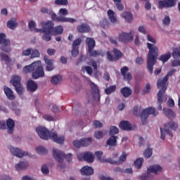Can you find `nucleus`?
<instances>
[{"label": "nucleus", "instance_id": "obj_1", "mask_svg": "<svg viewBox=\"0 0 180 180\" xmlns=\"http://www.w3.org/2000/svg\"><path fill=\"white\" fill-rule=\"evenodd\" d=\"M147 47L148 49V53L147 56V68L150 74H153L154 70V65L157 64V59L158 58L159 50L158 47L155 44H153L148 42Z\"/></svg>", "mask_w": 180, "mask_h": 180}, {"label": "nucleus", "instance_id": "obj_2", "mask_svg": "<svg viewBox=\"0 0 180 180\" xmlns=\"http://www.w3.org/2000/svg\"><path fill=\"white\" fill-rule=\"evenodd\" d=\"M86 44H87L88 51L90 57H99V56L101 57H103V56H105V52L102 50H94V49H95V46H96L94 39L89 37L86 38Z\"/></svg>", "mask_w": 180, "mask_h": 180}, {"label": "nucleus", "instance_id": "obj_3", "mask_svg": "<svg viewBox=\"0 0 180 180\" xmlns=\"http://www.w3.org/2000/svg\"><path fill=\"white\" fill-rule=\"evenodd\" d=\"M164 129L160 128V138L162 140H165V133L169 134L170 137H173L172 133L171 132L172 130L176 131V129H178V124L172 120L169 122H167L164 124Z\"/></svg>", "mask_w": 180, "mask_h": 180}, {"label": "nucleus", "instance_id": "obj_4", "mask_svg": "<svg viewBox=\"0 0 180 180\" xmlns=\"http://www.w3.org/2000/svg\"><path fill=\"white\" fill-rule=\"evenodd\" d=\"M52 155L53 158H55V160L59 162V164L63 163L64 160H66L68 162H72V155L71 153L65 155L64 152L53 148Z\"/></svg>", "mask_w": 180, "mask_h": 180}, {"label": "nucleus", "instance_id": "obj_5", "mask_svg": "<svg viewBox=\"0 0 180 180\" xmlns=\"http://www.w3.org/2000/svg\"><path fill=\"white\" fill-rule=\"evenodd\" d=\"M158 172H162V167L159 165H154L150 166L149 168H148V172L143 175L139 176V178L141 180H151L153 179V175L151 173L157 175Z\"/></svg>", "mask_w": 180, "mask_h": 180}, {"label": "nucleus", "instance_id": "obj_6", "mask_svg": "<svg viewBox=\"0 0 180 180\" xmlns=\"http://www.w3.org/2000/svg\"><path fill=\"white\" fill-rule=\"evenodd\" d=\"M176 72V70L175 69L170 70L163 79H159L157 82L158 89L167 91V88L168 86V78H169V77H172Z\"/></svg>", "mask_w": 180, "mask_h": 180}, {"label": "nucleus", "instance_id": "obj_7", "mask_svg": "<svg viewBox=\"0 0 180 180\" xmlns=\"http://www.w3.org/2000/svg\"><path fill=\"white\" fill-rule=\"evenodd\" d=\"M1 50L4 53H11V40L6 39V34L0 33Z\"/></svg>", "mask_w": 180, "mask_h": 180}, {"label": "nucleus", "instance_id": "obj_8", "mask_svg": "<svg viewBox=\"0 0 180 180\" xmlns=\"http://www.w3.org/2000/svg\"><path fill=\"white\" fill-rule=\"evenodd\" d=\"M150 115L157 116V115H158V112H156L155 108L153 107H149L143 110L141 114L142 124H147V119H148V116H150Z\"/></svg>", "mask_w": 180, "mask_h": 180}, {"label": "nucleus", "instance_id": "obj_9", "mask_svg": "<svg viewBox=\"0 0 180 180\" xmlns=\"http://www.w3.org/2000/svg\"><path fill=\"white\" fill-rule=\"evenodd\" d=\"M20 81H22V78L19 76H13L11 82L14 86L15 91L19 95H23V87L22 86V84H20Z\"/></svg>", "mask_w": 180, "mask_h": 180}, {"label": "nucleus", "instance_id": "obj_10", "mask_svg": "<svg viewBox=\"0 0 180 180\" xmlns=\"http://www.w3.org/2000/svg\"><path fill=\"white\" fill-rule=\"evenodd\" d=\"M37 64L35 65L34 70L35 71L32 72L33 79H38V78H43L44 77V69L41 65V61H36Z\"/></svg>", "mask_w": 180, "mask_h": 180}, {"label": "nucleus", "instance_id": "obj_11", "mask_svg": "<svg viewBox=\"0 0 180 180\" xmlns=\"http://www.w3.org/2000/svg\"><path fill=\"white\" fill-rule=\"evenodd\" d=\"M112 53L114 55L112 54V52L110 51H107L106 56L108 61H110L112 63V61H117V60H120L122 58V56H123V53H122V51L120 50L114 48L112 49Z\"/></svg>", "mask_w": 180, "mask_h": 180}, {"label": "nucleus", "instance_id": "obj_12", "mask_svg": "<svg viewBox=\"0 0 180 180\" xmlns=\"http://www.w3.org/2000/svg\"><path fill=\"white\" fill-rule=\"evenodd\" d=\"M49 15H51V18L54 20V22H60L63 23L65 22H68L69 23H74L75 22H77V20H75L74 18H65L63 16L57 17V14L53 12V10L49 11Z\"/></svg>", "mask_w": 180, "mask_h": 180}, {"label": "nucleus", "instance_id": "obj_13", "mask_svg": "<svg viewBox=\"0 0 180 180\" xmlns=\"http://www.w3.org/2000/svg\"><path fill=\"white\" fill-rule=\"evenodd\" d=\"M134 39V31L131 30L129 33L127 32H122L118 36L119 41L121 43H129Z\"/></svg>", "mask_w": 180, "mask_h": 180}, {"label": "nucleus", "instance_id": "obj_14", "mask_svg": "<svg viewBox=\"0 0 180 180\" xmlns=\"http://www.w3.org/2000/svg\"><path fill=\"white\" fill-rule=\"evenodd\" d=\"M36 131L42 140H49L51 132L44 127H38L36 128Z\"/></svg>", "mask_w": 180, "mask_h": 180}, {"label": "nucleus", "instance_id": "obj_15", "mask_svg": "<svg viewBox=\"0 0 180 180\" xmlns=\"http://www.w3.org/2000/svg\"><path fill=\"white\" fill-rule=\"evenodd\" d=\"M77 158L79 161H82L83 158L84 161H86V162H94V160H95V156L91 152H85L83 153V155L79 154L77 155Z\"/></svg>", "mask_w": 180, "mask_h": 180}, {"label": "nucleus", "instance_id": "obj_16", "mask_svg": "<svg viewBox=\"0 0 180 180\" xmlns=\"http://www.w3.org/2000/svg\"><path fill=\"white\" fill-rule=\"evenodd\" d=\"M49 139L54 141V143H57V144H60V146H63V144H64V141H65V136H58L56 132H51L49 134Z\"/></svg>", "mask_w": 180, "mask_h": 180}, {"label": "nucleus", "instance_id": "obj_17", "mask_svg": "<svg viewBox=\"0 0 180 180\" xmlns=\"http://www.w3.org/2000/svg\"><path fill=\"white\" fill-rule=\"evenodd\" d=\"M8 148L11 154H13V155H15V157H18V158H23V157L29 155V153H27V152L22 151V150L18 148L10 146Z\"/></svg>", "mask_w": 180, "mask_h": 180}, {"label": "nucleus", "instance_id": "obj_18", "mask_svg": "<svg viewBox=\"0 0 180 180\" xmlns=\"http://www.w3.org/2000/svg\"><path fill=\"white\" fill-rule=\"evenodd\" d=\"M176 3V0H164L159 1V8L160 9H163V8H172V6H175V4Z\"/></svg>", "mask_w": 180, "mask_h": 180}, {"label": "nucleus", "instance_id": "obj_19", "mask_svg": "<svg viewBox=\"0 0 180 180\" xmlns=\"http://www.w3.org/2000/svg\"><path fill=\"white\" fill-rule=\"evenodd\" d=\"M106 146H109V150L115 151V147L117 146V136H111L106 141Z\"/></svg>", "mask_w": 180, "mask_h": 180}, {"label": "nucleus", "instance_id": "obj_20", "mask_svg": "<svg viewBox=\"0 0 180 180\" xmlns=\"http://www.w3.org/2000/svg\"><path fill=\"white\" fill-rule=\"evenodd\" d=\"M121 75L123 77L124 81H131L133 79V76L131 73L129 72V68L127 66H124L121 68Z\"/></svg>", "mask_w": 180, "mask_h": 180}, {"label": "nucleus", "instance_id": "obj_21", "mask_svg": "<svg viewBox=\"0 0 180 180\" xmlns=\"http://www.w3.org/2000/svg\"><path fill=\"white\" fill-rule=\"evenodd\" d=\"M44 32H48L52 33L53 29H54V22L53 21H47L46 22H41Z\"/></svg>", "mask_w": 180, "mask_h": 180}, {"label": "nucleus", "instance_id": "obj_22", "mask_svg": "<svg viewBox=\"0 0 180 180\" xmlns=\"http://www.w3.org/2000/svg\"><path fill=\"white\" fill-rule=\"evenodd\" d=\"M44 61L46 65V71H53L54 70V60L49 58L48 56H44Z\"/></svg>", "mask_w": 180, "mask_h": 180}, {"label": "nucleus", "instance_id": "obj_23", "mask_svg": "<svg viewBox=\"0 0 180 180\" xmlns=\"http://www.w3.org/2000/svg\"><path fill=\"white\" fill-rule=\"evenodd\" d=\"M90 88L91 89V94L94 99H100L101 96L99 95V89L98 86L94 82L90 83Z\"/></svg>", "mask_w": 180, "mask_h": 180}, {"label": "nucleus", "instance_id": "obj_24", "mask_svg": "<svg viewBox=\"0 0 180 180\" xmlns=\"http://www.w3.org/2000/svg\"><path fill=\"white\" fill-rule=\"evenodd\" d=\"M165 91L167 90H164L162 89H160L159 90V92L158 93V110H162V98H164V94H165Z\"/></svg>", "mask_w": 180, "mask_h": 180}, {"label": "nucleus", "instance_id": "obj_25", "mask_svg": "<svg viewBox=\"0 0 180 180\" xmlns=\"http://www.w3.org/2000/svg\"><path fill=\"white\" fill-rule=\"evenodd\" d=\"M15 168L17 171H25L29 168V162L27 161H20L15 165Z\"/></svg>", "mask_w": 180, "mask_h": 180}, {"label": "nucleus", "instance_id": "obj_26", "mask_svg": "<svg viewBox=\"0 0 180 180\" xmlns=\"http://www.w3.org/2000/svg\"><path fill=\"white\" fill-rule=\"evenodd\" d=\"M77 29L79 33H89V32L91 30V27H89L88 24L84 22L80 25H78Z\"/></svg>", "mask_w": 180, "mask_h": 180}, {"label": "nucleus", "instance_id": "obj_27", "mask_svg": "<svg viewBox=\"0 0 180 180\" xmlns=\"http://www.w3.org/2000/svg\"><path fill=\"white\" fill-rule=\"evenodd\" d=\"M82 175H86V176H91L94 174V169L89 166H84L80 169Z\"/></svg>", "mask_w": 180, "mask_h": 180}, {"label": "nucleus", "instance_id": "obj_28", "mask_svg": "<svg viewBox=\"0 0 180 180\" xmlns=\"http://www.w3.org/2000/svg\"><path fill=\"white\" fill-rule=\"evenodd\" d=\"M6 126L8 134H12L15 129V121L11 118H8L6 121Z\"/></svg>", "mask_w": 180, "mask_h": 180}, {"label": "nucleus", "instance_id": "obj_29", "mask_svg": "<svg viewBox=\"0 0 180 180\" xmlns=\"http://www.w3.org/2000/svg\"><path fill=\"white\" fill-rule=\"evenodd\" d=\"M37 84H36L33 80H28L27 82V89L30 91V92H36L37 91Z\"/></svg>", "mask_w": 180, "mask_h": 180}, {"label": "nucleus", "instance_id": "obj_30", "mask_svg": "<svg viewBox=\"0 0 180 180\" xmlns=\"http://www.w3.org/2000/svg\"><path fill=\"white\" fill-rule=\"evenodd\" d=\"M4 91L6 96L10 101L15 100V95H13V91H12V89H11V88L5 86L4 87Z\"/></svg>", "mask_w": 180, "mask_h": 180}, {"label": "nucleus", "instance_id": "obj_31", "mask_svg": "<svg viewBox=\"0 0 180 180\" xmlns=\"http://www.w3.org/2000/svg\"><path fill=\"white\" fill-rule=\"evenodd\" d=\"M95 155L97 158V160H98V161H100L101 162H110V164H115V162H112V160H109V159H102V156L103 155V152L102 151H96L95 153Z\"/></svg>", "mask_w": 180, "mask_h": 180}, {"label": "nucleus", "instance_id": "obj_32", "mask_svg": "<svg viewBox=\"0 0 180 180\" xmlns=\"http://www.w3.org/2000/svg\"><path fill=\"white\" fill-rule=\"evenodd\" d=\"M120 92L124 98H129L131 95V94H133V91H131V89L128 86L122 87L120 89Z\"/></svg>", "mask_w": 180, "mask_h": 180}, {"label": "nucleus", "instance_id": "obj_33", "mask_svg": "<svg viewBox=\"0 0 180 180\" xmlns=\"http://www.w3.org/2000/svg\"><path fill=\"white\" fill-rule=\"evenodd\" d=\"M119 126L122 130H127V131L131 130V124L129 121H122Z\"/></svg>", "mask_w": 180, "mask_h": 180}, {"label": "nucleus", "instance_id": "obj_34", "mask_svg": "<svg viewBox=\"0 0 180 180\" xmlns=\"http://www.w3.org/2000/svg\"><path fill=\"white\" fill-rule=\"evenodd\" d=\"M37 64L36 62L32 63L31 65L25 66L23 68V73L29 74L30 72H33L34 71V67Z\"/></svg>", "mask_w": 180, "mask_h": 180}, {"label": "nucleus", "instance_id": "obj_35", "mask_svg": "<svg viewBox=\"0 0 180 180\" xmlns=\"http://www.w3.org/2000/svg\"><path fill=\"white\" fill-rule=\"evenodd\" d=\"M163 112L169 119H175V112L174 110L169 108H164Z\"/></svg>", "mask_w": 180, "mask_h": 180}, {"label": "nucleus", "instance_id": "obj_36", "mask_svg": "<svg viewBox=\"0 0 180 180\" xmlns=\"http://www.w3.org/2000/svg\"><path fill=\"white\" fill-rule=\"evenodd\" d=\"M107 13L111 23H117V18L115 16V12L112 10H108Z\"/></svg>", "mask_w": 180, "mask_h": 180}, {"label": "nucleus", "instance_id": "obj_37", "mask_svg": "<svg viewBox=\"0 0 180 180\" xmlns=\"http://www.w3.org/2000/svg\"><path fill=\"white\" fill-rule=\"evenodd\" d=\"M63 32H64V27H63V25H58L55 27H53V29L52 30V33H53L55 36L61 34Z\"/></svg>", "mask_w": 180, "mask_h": 180}, {"label": "nucleus", "instance_id": "obj_38", "mask_svg": "<svg viewBox=\"0 0 180 180\" xmlns=\"http://www.w3.org/2000/svg\"><path fill=\"white\" fill-rule=\"evenodd\" d=\"M172 54L171 53L168 52L165 54L161 55L159 58V60L162 61L163 63H167L168 60H169L172 57Z\"/></svg>", "mask_w": 180, "mask_h": 180}, {"label": "nucleus", "instance_id": "obj_39", "mask_svg": "<svg viewBox=\"0 0 180 180\" xmlns=\"http://www.w3.org/2000/svg\"><path fill=\"white\" fill-rule=\"evenodd\" d=\"M122 16L125 19L128 23L133 21V15L129 12H124L122 13Z\"/></svg>", "mask_w": 180, "mask_h": 180}, {"label": "nucleus", "instance_id": "obj_40", "mask_svg": "<svg viewBox=\"0 0 180 180\" xmlns=\"http://www.w3.org/2000/svg\"><path fill=\"white\" fill-rule=\"evenodd\" d=\"M7 25V27H8L9 29H11V30H15V29H16V27H18V22H16V21L14 20H8L6 23Z\"/></svg>", "mask_w": 180, "mask_h": 180}, {"label": "nucleus", "instance_id": "obj_41", "mask_svg": "<svg viewBox=\"0 0 180 180\" xmlns=\"http://www.w3.org/2000/svg\"><path fill=\"white\" fill-rule=\"evenodd\" d=\"M82 141V146L83 147H88L89 144L92 143V138L89 137V138H83L81 139Z\"/></svg>", "mask_w": 180, "mask_h": 180}, {"label": "nucleus", "instance_id": "obj_42", "mask_svg": "<svg viewBox=\"0 0 180 180\" xmlns=\"http://www.w3.org/2000/svg\"><path fill=\"white\" fill-rule=\"evenodd\" d=\"M35 150L38 154H40L41 155H44L49 153L47 149L43 146H38L37 148H35Z\"/></svg>", "mask_w": 180, "mask_h": 180}, {"label": "nucleus", "instance_id": "obj_43", "mask_svg": "<svg viewBox=\"0 0 180 180\" xmlns=\"http://www.w3.org/2000/svg\"><path fill=\"white\" fill-rule=\"evenodd\" d=\"M143 162H144V159L143 158H139L138 159H136L134 162V165L136 168H137L138 169H140V168L143 167Z\"/></svg>", "mask_w": 180, "mask_h": 180}, {"label": "nucleus", "instance_id": "obj_44", "mask_svg": "<svg viewBox=\"0 0 180 180\" xmlns=\"http://www.w3.org/2000/svg\"><path fill=\"white\" fill-rule=\"evenodd\" d=\"M63 77L61 75H56L51 78V82L53 85H57L60 84V82L62 81Z\"/></svg>", "mask_w": 180, "mask_h": 180}, {"label": "nucleus", "instance_id": "obj_45", "mask_svg": "<svg viewBox=\"0 0 180 180\" xmlns=\"http://www.w3.org/2000/svg\"><path fill=\"white\" fill-rule=\"evenodd\" d=\"M43 33L42 40H44V41H50L51 40V32H45Z\"/></svg>", "mask_w": 180, "mask_h": 180}, {"label": "nucleus", "instance_id": "obj_46", "mask_svg": "<svg viewBox=\"0 0 180 180\" xmlns=\"http://www.w3.org/2000/svg\"><path fill=\"white\" fill-rule=\"evenodd\" d=\"M39 57H40V51H39V50H37V49H32L30 58H39Z\"/></svg>", "mask_w": 180, "mask_h": 180}, {"label": "nucleus", "instance_id": "obj_47", "mask_svg": "<svg viewBox=\"0 0 180 180\" xmlns=\"http://www.w3.org/2000/svg\"><path fill=\"white\" fill-rule=\"evenodd\" d=\"M115 91H116V85H112L105 89L106 95H110V94H113Z\"/></svg>", "mask_w": 180, "mask_h": 180}, {"label": "nucleus", "instance_id": "obj_48", "mask_svg": "<svg viewBox=\"0 0 180 180\" xmlns=\"http://www.w3.org/2000/svg\"><path fill=\"white\" fill-rule=\"evenodd\" d=\"M143 155L146 158H150L153 155V148H148L143 152Z\"/></svg>", "mask_w": 180, "mask_h": 180}, {"label": "nucleus", "instance_id": "obj_49", "mask_svg": "<svg viewBox=\"0 0 180 180\" xmlns=\"http://www.w3.org/2000/svg\"><path fill=\"white\" fill-rule=\"evenodd\" d=\"M119 133V128L111 126L110 128V136H115V134H117Z\"/></svg>", "mask_w": 180, "mask_h": 180}, {"label": "nucleus", "instance_id": "obj_50", "mask_svg": "<svg viewBox=\"0 0 180 180\" xmlns=\"http://www.w3.org/2000/svg\"><path fill=\"white\" fill-rule=\"evenodd\" d=\"M41 171L44 175H47L50 173V169H49V167H47V165H43L41 166Z\"/></svg>", "mask_w": 180, "mask_h": 180}, {"label": "nucleus", "instance_id": "obj_51", "mask_svg": "<svg viewBox=\"0 0 180 180\" xmlns=\"http://www.w3.org/2000/svg\"><path fill=\"white\" fill-rule=\"evenodd\" d=\"M93 127L94 129H101V127H103V124L100 122L98 120H94L93 122Z\"/></svg>", "mask_w": 180, "mask_h": 180}, {"label": "nucleus", "instance_id": "obj_52", "mask_svg": "<svg viewBox=\"0 0 180 180\" xmlns=\"http://www.w3.org/2000/svg\"><path fill=\"white\" fill-rule=\"evenodd\" d=\"M31 54H32V48H29L22 51V56H24L25 57H28V56H31Z\"/></svg>", "mask_w": 180, "mask_h": 180}, {"label": "nucleus", "instance_id": "obj_53", "mask_svg": "<svg viewBox=\"0 0 180 180\" xmlns=\"http://www.w3.org/2000/svg\"><path fill=\"white\" fill-rule=\"evenodd\" d=\"M81 43H82V39H75L74 41H73V44H72V47L74 49L75 48H78V46H79L81 44Z\"/></svg>", "mask_w": 180, "mask_h": 180}, {"label": "nucleus", "instance_id": "obj_54", "mask_svg": "<svg viewBox=\"0 0 180 180\" xmlns=\"http://www.w3.org/2000/svg\"><path fill=\"white\" fill-rule=\"evenodd\" d=\"M127 158V153L123 152L122 155L120 157V159H119L120 164H123V162H124V161H126Z\"/></svg>", "mask_w": 180, "mask_h": 180}, {"label": "nucleus", "instance_id": "obj_55", "mask_svg": "<svg viewBox=\"0 0 180 180\" xmlns=\"http://www.w3.org/2000/svg\"><path fill=\"white\" fill-rule=\"evenodd\" d=\"M150 91H151V85L150 83H147L145 88H143L142 92L143 94H150Z\"/></svg>", "mask_w": 180, "mask_h": 180}, {"label": "nucleus", "instance_id": "obj_56", "mask_svg": "<svg viewBox=\"0 0 180 180\" xmlns=\"http://www.w3.org/2000/svg\"><path fill=\"white\" fill-rule=\"evenodd\" d=\"M55 5H68V0H56Z\"/></svg>", "mask_w": 180, "mask_h": 180}, {"label": "nucleus", "instance_id": "obj_57", "mask_svg": "<svg viewBox=\"0 0 180 180\" xmlns=\"http://www.w3.org/2000/svg\"><path fill=\"white\" fill-rule=\"evenodd\" d=\"M162 23L165 26H168L171 23V18L169 16H165L162 20Z\"/></svg>", "mask_w": 180, "mask_h": 180}, {"label": "nucleus", "instance_id": "obj_58", "mask_svg": "<svg viewBox=\"0 0 180 180\" xmlns=\"http://www.w3.org/2000/svg\"><path fill=\"white\" fill-rule=\"evenodd\" d=\"M94 137L96 138L98 140L103 139V132L102 131H96L94 133Z\"/></svg>", "mask_w": 180, "mask_h": 180}, {"label": "nucleus", "instance_id": "obj_59", "mask_svg": "<svg viewBox=\"0 0 180 180\" xmlns=\"http://www.w3.org/2000/svg\"><path fill=\"white\" fill-rule=\"evenodd\" d=\"M82 70H85L89 75H92V73L94 72V70H92V68L91 66L83 67Z\"/></svg>", "mask_w": 180, "mask_h": 180}, {"label": "nucleus", "instance_id": "obj_60", "mask_svg": "<svg viewBox=\"0 0 180 180\" xmlns=\"http://www.w3.org/2000/svg\"><path fill=\"white\" fill-rule=\"evenodd\" d=\"M100 25L101 26V27H103V29L106 28V26H108V25H109V22H108V20L105 18H103L101 22H100Z\"/></svg>", "mask_w": 180, "mask_h": 180}, {"label": "nucleus", "instance_id": "obj_61", "mask_svg": "<svg viewBox=\"0 0 180 180\" xmlns=\"http://www.w3.org/2000/svg\"><path fill=\"white\" fill-rule=\"evenodd\" d=\"M59 14L60 16H67L68 15V10L67 8H60L59 10Z\"/></svg>", "mask_w": 180, "mask_h": 180}, {"label": "nucleus", "instance_id": "obj_62", "mask_svg": "<svg viewBox=\"0 0 180 180\" xmlns=\"http://www.w3.org/2000/svg\"><path fill=\"white\" fill-rule=\"evenodd\" d=\"M73 146L75 147H77V148H79L81 147V146H82V142L81 139H80V141L79 140L74 141Z\"/></svg>", "mask_w": 180, "mask_h": 180}, {"label": "nucleus", "instance_id": "obj_63", "mask_svg": "<svg viewBox=\"0 0 180 180\" xmlns=\"http://www.w3.org/2000/svg\"><path fill=\"white\" fill-rule=\"evenodd\" d=\"M172 56L174 58H178V57H180V51H178V49H174L172 52Z\"/></svg>", "mask_w": 180, "mask_h": 180}, {"label": "nucleus", "instance_id": "obj_64", "mask_svg": "<svg viewBox=\"0 0 180 180\" xmlns=\"http://www.w3.org/2000/svg\"><path fill=\"white\" fill-rule=\"evenodd\" d=\"M79 48L72 47V57H76L77 55L79 54Z\"/></svg>", "mask_w": 180, "mask_h": 180}]
</instances>
